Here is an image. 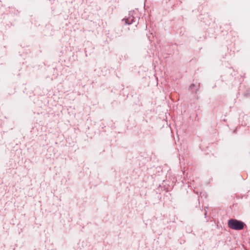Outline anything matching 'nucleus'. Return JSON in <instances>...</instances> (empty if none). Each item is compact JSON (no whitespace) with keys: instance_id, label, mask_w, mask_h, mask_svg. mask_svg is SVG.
Listing matches in <instances>:
<instances>
[{"instance_id":"nucleus-1","label":"nucleus","mask_w":250,"mask_h":250,"mask_svg":"<svg viewBox=\"0 0 250 250\" xmlns=\"http://www.w3.org/2000/svg\"><path fill=\"white\" fill-rule=\"evenodd\" d=\"M228 224L229 228L235 230H241L245 226L243 222L233 219L229 220Z\"/></svg>"},{"instance_id":"nucleus-2","label":"nucleus","mask_w":250,"mask_h":250,"mask_svg":"<svg viewBox=\"0 0 250 250\" xmlns=\"http://www.w3.org/2000/svg\"><path fill=\"white\" fill-rule=\"evenodd\" d=\"M128 21V19L125 20V22H126L127 24H130V22H129Z\"/></svg>"}]
</instances>
